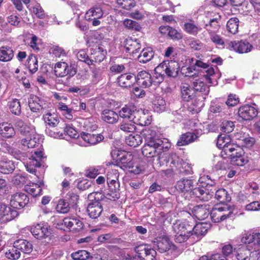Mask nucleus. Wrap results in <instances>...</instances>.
<instances>
[{"label":"nucleus","instance_id":"obj_1","mask_svg":"<svg viewBox=\"0 0 260 260\" xmlns=\"http://www.w3.org/2000/svg\"><path fill=\"white\" fill-rule=\"evenodd\" d=\"M142 135L145 139V144L142 148L143 155L153 158L154 163L159 166L166 164L168 158L166 152L171 147L168 140L155 138V132L150 129L143 131Z\"/></svg>","mask_w":260,"mask_h":260},{"label":"nucleus","instance_id":"obj_2","mask_svg":"<svg viewBox=\"0 0 260 260\" xmlns=\"http://www.w3.org/2000/svg\"><path fill=\"white\" fill-rule=\"evenodd\" d=\"M169 162H170V167L174 172H178L180 174L186 175L190 174L191 172L190 165L184 161L175 154L172 153L168 155L166 164Z\"/></svg>","mask_w":260,"mask_h":260},{"label":"nucleus","instance_id":"obj_3","mask_svg":"<svg viewBox=\"0 0 260 260\" xmlns=\"http://www.w3.org/2000/svg\"><path fill=\"white\" fill-rule=\"evenodd\" d=\"M133 160V155L129 153H126L119 158L118 165L123 170H128L136 174L140 173L142 169L137 164H134Z\"/></svg>","mask_w":260,"mask_h":260},{"label":"nucleus","instance_id":"obj_4","mask_svg":"<svg viewBox=\"0 0 260 260\" xmlns=\"http://www.w3.org/2000/svg\"><path fill=\"white\" fill-rule=\"evenodd\" d=\"M161 68L169 77H176L178 76L180 71L179 63L175 60H165L157 67Z\"/></svg>","mask_w":260,"mask_h":260},{"label":"nucleus","instance_id":"obj_5","mask_svg":"<svg viewBox=\"0 0 260 260\" xmlns=\"http://www.w3.org/2000/svg\"><path fill=\"white\" fill-rule=\"evenodd\" d=\"M153 242L154 245L161 253L167 252L170 250H175L176 249L175 245L166 236L157 237L154 239Z\"/></svg>","mask_w":260,"mask_h":260},{"label":"nucleus","instance_id":"obj_6","mask_svg":"<svg viewBox=\"0 0 260 260\" xmlns=\"http://www.w3.org/2000/svg\"><path fill=\"white\" fill-rule=\"evenodd\" d=\"M135 251L138 253L142 259L157 260L155 250L147 245H140L135 247Z\"/></svg>","mask_w":260,"mask_h":260},{"label":"nucleus","instance_id":"obj_7","mask_svg":"<svg viewBox=\"0 0 260 260\" xmlns=\"http://www.w3.org/2000/svg\"><path fill=\"white\" fill-rule=\"evenodd\" d=\"M61 125L60 126V129L59 130H57L56 131H53L49 127H47L45 132L46 134L52 138H60L63 137V133H65L67 135H69L71 137L75 138L77 135V132L75 129L73 128L66 126L65 127H62Z\"/></svg>","mask_w":260,"mask_h":260},{"label":"nucleus","instance_id":"obj_8","mask_svg":"<svg viewBox=\"0 0 260 260\" xmlns=\"http://www.w3.org/2000/svg\"><path fill=\"white\" fill-rule=\"evenodd\" d=\"M18 215V212L5 204L0 203V220L3 222L10 221Z\"/></svg>","mask_w":260,"mask_h":260},{"label":"nucleus","instance_id":"obj_9","mask_svg":"<svg viewBox=\"0 0 260 260\" xmlns=\"http://www.w3.org/2000/svg\"><path fill=\"white\" fill-rule=\"evenodd\" d=\"M231 139L229 136L223 134L218 136L217 139L216 145L219 148H222L221 156H224L226 153L229 152L230 150L234 149L233 146L235 144L230 143Z\"/></svg>","mask_w":260,"mask_h":260},{"label":"nucleus","instance_id":"obj_10","mask_svg":"<svg viewBox=\"0 0 260 260\" xmlns=\"http://www.w3.org/2000/svg\"><path fill=\"white\" fill-rule=\"evenodd\" d=\"M55 75L58 77H64L68 75L73 76L76 73V70L71 66H69L65 62H57L54 67Z\"/></svg>","mask_w":260,"mask_h":260},{"label":"nucleus","instance_id":"obj_11","mask_svg":"<svg viewBox=\"0 0 260 260\" xmlns=\"http://www.w3.org/2000/svg\"><path fill=\"white\" fill-rule=\"evenodd\" d=\"M257 114V110L255 107L249 105L241 106L238 110L239 116L244 120H251L256 117Z\"/></svg>","mask_w":260,"mask_h":260},{"label":"nucleus","instance_id":"obj_12","mask_svg":"<svg viewBox=\"0 0 260 260\" xmlns=\"http://www.w3.org/2000/svg\"><path fill=\"white\" fill-rule=\"evenodd\" d=\"M29 202V198L24 193L19 192L13 194L10 200V205L14 209H20L25 207Z\"/></svg>","mask_w":260,"mask_h":260},{"label":"nucleus","instance_id":"obj_13","mask_svg":"<svg viewBox=\"0 0 260 260\" xmlns=\"http://www.w3.org/2000/svg\"><path fill=\"white\" fill-rule=\"evenodd\" d=\"M229 47L234 51L240 53L250 52L253 47L246 40L240 41H232L229 43Z\"/></svg>","mask_w":260,"mask_h":260},{"label":"nucleus","instance_id":"obj_14","mask_svg":"<svg viewBox=\"0 0 260 260\" xmlns=\"http://www.w3.org/2000/svg\"><path fill=\"white\" fill-rule=\"evenodd\" d=\"M193 226V220L190 218V220L185 219L183 221L177 220L173 223L172 229L174 233L185 232V231H191Z\"/></svg>","mask_w":260,"mask_h":260},{"label":"nucleus","instance_id":"obj_15","mask_svg":"<svg viewBox=\"0 0 260 260\" xmlns=\"http://www.w3.org/2000/svg\"><path fill=\"white\" fill-rule=\"evenodd\" d=\"M30 232L36 239H38L45 238L50 234L48 227L43 223L32 226L30 228Z\"/></svg>","mask_w":260,"mask_h":260},{"label":"nucleus","instance_id":"obj_16","mask_svg":"<svg viewBox=\"0 0 260 260\" xmlns=\"http://www.w3.org/2000/svg\"><path fill=\"white\" fill-rule=\"evenodd\" d=\"M210 209V206L209 204H205L193 207L192 212L197 219L201 220L208 217Z\"/></svg>","mask_w":260,"mask_h":260},{"label":"nucleus","instance_id":"obj_17","mask_svg":"<svg viewBox=\"0 0 260 260\" xmlns=\"http://www.w3.org/2000/svg\"><path fill=\"white\" fill-rule=\"evenodd\" d=\"M209 228V225L206 223H199L196 225L193 224L192 229L190 232L191 237L195 239L196 241H199L207 233Z\"/></svg>","mask_w":260,"mask_h":260},{"label":"nucleus","instance_id":"obj_18","mask_svg":"<svg viewBox=\"0 0 260 260\" xmlns=\"http://www.w3.org/2000/svg\"><path fill=\"white\" fill-rule=\"evenodd\" d=\"M136 107L133 105H126L122 107L118 112L119 117L124 119H127L133 122L136 112Z\"/></svg>","mask_w":260,"mask_h":260},{"label":"nucleus","instance_id":"obj_19","mask_svg":"<svg viewBox=\"0 0 260 260\" xmlns=\"http://www.w3.org/2000/svg\"><path fill=\"white\" fill-rule=\"evenodd\" d=\"M190 194L199 198L201 201L207 202L212 198L213 192L210 193L207 188L204 187H193L190 190Z\"/></svg>","mask_w":260,"mask_h":260},{"label":"nucleus","instance_id":"obj_20","mask_svg":"<svg viewBox=\"0 0 260 260\" xmlns=\"http://www.w3.org/2000/svg\"><path fill=\"white\" fill-rule=\"evenodd\" d=\"M103 210V207L101 203L97 200L89 203L86 209L89 217L93 219L99 217Z\"/></svg>","mask_w":260,"mask_h":260},{"label":"nucleus","instance_id":"obj_21","mask_svg":"<svg viewBox=\"0 0 260 260\" xmlns=\"http://www.w3.org/2000/svg\"><path fill=\"white\" fill-rule=\"evenodd\" d=\"M151 121V116L148 113H146L144 110H137L133 122L138 125L145 126L150 124Z\"/></svg>","mask_w":260,"mask_h":260},{"label":"nucleus","instance_id":"obj_22","mask_svg":"<svg viewBox=\"0 0 260 260\" xmlns=\"http://www.w3.org/2000/svg\"><path fill=\"white\" fill-rule=\"evenodd\" d=\"M197 183L196 181L192 179L183 178L177 181L176 188L182 192L190 191Z\"/></svg>","mask_w":260,"mask_h":260},{"label":"nucleus","instance_id":"obj_23","mask_svg":"<svg viewBox=\"0 0 260 260\" xmlns=\"http://www.w3.org/2000/svg\"><path fill=\"white\" fill-rule=\"evenodd\" d=\"M136 81L139 85L144 88L149 87L152 82H154L151 75L145 71H141L138 73Z\"/></svg>","mask_w":260,"mask_h":260},{"label":"nucleus","instance_id":"obj_24","mask_svg":"<svg viewBox=\"0 0 260 260\" xmlns=\"http://www.w3.org/2000/svg\"><path fill=\"white\" fill-rule=\"evenodd\" d=\"M141 47L140 41L137 39L128 38L124 41L125 51L129 54H135L138 52Z\"/></svg>","mask_w":260,"mask_h":260},{"label":"nucleus","instance_id":"obj_25","mask_svg":"<svg viewBox=\"0 0 260 260\" xmlns=\"http://www.w3.org/2000/svg\"><path fill=\"white\" fill-rule=\"evenodd\" d=\"M81 138L89 145H95L104 139V137L101 134H93L85 132L81 133Z\"/></svg>","mask_w":260,"mask_h":260},{"label":"nucleus","instance_id":"obj_26","mask_svg":"<svg viewBox=\"0 0 260 260\" xmlns=\"http://www.w3.org/2000/svg\"><path fill=\"white\" fill-rule=\"evenodd\" d=\"M199 133L188 132L181 135L177 142L178 146L187 145L195 141L199 137Z\"/></svg>","mask_w":260,"mask_h":260},{"label":"nucleus","instance_id":"obj_27","mask_svg":"<svg viewBox=\"0 0 260 260\" xmlns=\"http://www.w3.org/2000/svg\"><path fill=\"white\" fill-rule=\"evenodd\" d=\"M43 119L46 125L51 127L53 131L59 130V129L54 128L58 125H59V127L61 126V124H59V117L55 113H47L43 115Z\"/></svg>","mask_w":260,"mask_h":260},{"label":"nucleus","instance_id":"obj_28","mask_svg":"<svg viewBox=\"0 0 260 260\" xmlns=\"http://www.w3.org/2000/svg\"><path fill=\"white\" fill-rule=\"evenodd\" d=\"M136 81V77L133 74H124L117 78V83L123 87H129L133 85Z\"/></svg>","mask_w":260,"mask_h":260},{"label":"nucleus","instance_id":"obj_29","mask_svg":"<svg viewBox=\"0 0 260 260\" xmlns=\"http://www.w3.org/2000/svg\"><path fill=\"white\" fill-rule=\"evenodd\" d=\"M72 103L70 106L66 105L63 103H59L58 105V109L61 112L62 114L68 119H72L73 118V114L79 111L78 108H74Z\"/></svg>","mask_w":260,"mask_h":260},{"label":"nucleus","instance_id":"obj_30","mask_svg":"<svg viewBox=\"0 0 260 260\" xmlns=\"http://www.w3.org/2000/svg\"><path fill=\"white\" fill-rule=\"evenodd\" d=\"M14 162L7 158L3 157L0 159V173L4 174L12 173L15 170Z\"/></svg>","mask_w":260,"mask_h":260},{"label":"nucleus","instance_id":"obj_31","mask_svg":"<svg viewBox=\"0 0 260 260\" xmlns=\"http://www.w3.org/2000/svg\"><path fill=\"white\" fill-rule=\"evenodd\" d=\"M62 224L68 229H72L75 231H79L83 229L82 222L77 218H64Z\"/></svg>","mask_w":260,"mask_h":260},{"label":"nucleus","instance_id":"obj_32","mask_svg":"<svg viewBox=\"0 0 260 260\" xmlns=\"http://www.w3.org/2000/svg\"><path fill=\"white\" fill-rule=\"evenodd\" d=\"M44 101L35 95H31L28 100V105L30 110L37 112L43 108Z\"/></svg>","mask_w":260,"mask_h":260},{"label":"nucleus","instance_id":"obj_33","mask_svg":"<svg viewBox=\"0 0 260 260\" xmlns=\"http://www.w3.org/2000/svg\"><path fill=\"white\" fill-rule=\"evenodd\" d=\"M101 118L108 123L114 124L118 121L119 115L113 110L105 109L101 113Z\"/></svg>","mask_w":260,"mask_h":260},{"label":"nucleus","instance_id":"obj_34","mask_svg":"<svg viewBox=\"0 0 260 260\" xmlns=\"http://www.w3.org/2000/svg\"><path fill=\"white\" fill-rule=\"evenodd\" d=\"M180 88L181 96L184 101H189L196 96L194 90L187 84L182 85Z\"/></svg>","mask_w":260,"mask_h":260},{"label":"nucleus","instance_id":"obj_35","mask_svg":"<svg viewBox=\"0 0 260 260\" xmlns=\"http://www.w3.org/2000/svg\"><path fill=\"white\" fill-rule=\"evenodd\" d=\"M205 79L202 77H199L198 79H195L192 81V88L194 91H199L200 92H205V94L208 93L209 91V87L206 85L204 82Z\"/></svg>","mask_w":260,"mask_h":260},{"label":"nucleus","instance_id":"obj_36","mask_svg":"<svg viewBox=\"0 0 260 260\" xmlns=\"http://www.w3.org/2000/svg\"><path fill=\"white\" fill-rule=\"evenodd\" d=\"M202 27L192 20H189L184 24V29L188 34L197 36L202 30Z\"/></svg>","mask_w":260,"mask_h":260},{"label":"nucleus","instance_id":"obj_37","mask_svg":"<svg viewBox=\"0 0 260 260\" xmlns=\"http://www.w3.org/2000/svg\"><path fill=\"white\" fill-rule=\"evenodd\" d=\"M14 57V51L12 48L4 46L0 47V61L8 62Z\"/></svg>","mask_w":260,"mask_h":260},{"label":"nucleus","instance_id":"obj_38","mask_svg":"<svg viewBox=\"0 0 260 260\" xmlns=\"http://www.w3.org/2000/svg\"><path fill=\"white\" fill-rule=\"evenodd\" d=\"M16 245V248L19 251L26 254L30 253L32 250V245L29 242L24 240H18L14 242Z\"/></svg>","mask_w":260,"mask_h":260},{"label":"nucleus","instance_id":"obj_39","mask_svg":"<svg viewBox=\"0 0 260 260\" xmlns=\"http://www.w3.org/2000/svg\"><path fill=\"white\" fill-rule=\"evenodd\" d=\"M0 134L4 138H10L15 135V131L10 123H2L0 124Z\"/></svg>","mask_w":260,"mask_h":260},{"label":"nucleus","instance_id":"obj_40","mask_svg":"<svg viewBox=\"0 0 260 260\" xmlns=\"http://www.w3.org/2000/svg\"><path fill=\"white\" fill-rule=\"evenodd\" d=\"M103 15V12L100 7H93L88 10L85 15V18L87 21L93 19H100Z\"/></svg>","mask_w":260,"mask_h":260},{"label":"nucleus","instance_id":"obj_41","mask_svg":"<svg viewBox=\"0 0 260 260\" xmlns=\"http://www.w3.org/2000/svg\"><path fill=\"white\" fill-rule=\"evenodd\" d=\"M154 52L151 48H147L143 49L141 53L138 56V61L143 63H145L150 61L153 57Z\"/></svg>","mask_w":260,"mask_h":260},{"label":"nucleus","instance_id":"obj_42","mask_svg":"<svg viewBox=\"0 0 260 260\" xmlns=\"http://www.w3.org/2000/svg\"><path fill=\"white\" fill-rule=\"evenodd\" d=\"M221 16L218 14H215L213 16V17H210L208 23L205 24V27L207 28L212 29L215 31L218 30L220 28V21Z\"/></svg>","mask_w":260,"mask_h":260},{"label":"nucleus","instance_id":"obj_43","mask_svg":"<svg viewBox=\"0 0 260 260\" xmlns=\"http://www.w3.org/2000/svg\"><path fill=\"white\" fill-rule=\"evenodd\" d=\"M251 253L248 246L243 245L237 249L236 257L238 260H249Z\"/></svg>","mask_w":260,"mask_h":260},{"label":"nucleus","instance_id":"obj_44","mask_svg":"<svg viewBox=\"0 0 260 260\" xmlns=\"http://www.w3.org/2000/svg\"><path fill=\"white\" fill-rule=\"evenodd\" d=\"M239 156H234L231 158L232 163L236 166H242L245 165L247 162V159L244 156V151L242 148L237 149Z\"/></svg>","mask_w":260,"mask_h":260},{"label":"nucleus","instance_id":"obj_45","mask_svg":"<svg viewBox=\"0 0 260 260\" xmlns=\"http://www.w3.org/2000/svg\"><path fill=\"white\" fill-rule=\"evenodd\" d=\"M106 51L101 50L100 48L94 49L93 52L91 53L90 56V60L91 61V65L94 64V62H101L105 58Z\"/></svg>","mask_w":260,"mask_h":260},{"label":"nucleus","instance_id":"obj_46","mask_svg":"<svg viewBox=\"0 0 260 260\" xmlns=\"http://www.w3.org/2000/svg\"><path fill=\"white\" fill-rule=\"evenodd\" d=\"M206 30L209 35L210 39L212 42L217 46H223L224 45V39L217 34V31L210 28H207Z\"/></svg>","mask_w":260,"mask_h":260},{"label":"nucleus","instance_id":"obj_47","mask_svg":"<svg viewBox=\"0 0 260 260\" xmlns=\"http://www.w3.org/2000/svg\"><path fill=\"white\" fill-rule=\"evenodd\" d=\"M142 142V136L138 134L129 135L125 138V143L128 145L136 147Z\"/></svg>","mask_w":260,"mask_h":260},{"label":"nucleus","instance_id":"obj_48","mask_svg":"<svg viewBox=\"0 0 260 260\" xmlns=\"http://www.w3.org/2000/svg\"><path fill=\"white\" fill-rule=\"evenodd\" d=\"M221 207H215L211 211L210 210V213L212 220L214 222H219L223 220V215L221 212Z\"/></svg>","mask_w":260,"mask_h":260},{"label":"nucleus","instance_id":"obj_49","mask_svg":"<svg viewBox=\"0 0 260 260\" xmlns=\"http://www.w3.org/2000/svg\"><path fill=\"white\" fill-rule=\"evenodd\" d=\"M152 108L157 113L163 112L166 108L165 101L160 96L156 97L153 102Z\"/></svg>","mask_w":260,"mask_h":260},{"label":"nucleus","instance_id":"obj_50","mask_svg":"<svg viewBox=\"0 0 260 260\" xmlns=\"http://www.w3.org/2000/svg\"><path fill=\"white\" fill-rule=\"evenodd\" d=\"M15 126L22 135H27L31 131L30 127L20 119L15 120Z\"/></svg>","mask_w":260,"mask_h":260},{"label":"nucleus","instance_id":"obj_51","mask_svg":"<svg viewBox=\"0 0 260 260\" xmlns=\"http://www.w3.org/2000/svg\"><path fill=\"white\" fill-rule=\"evenodd\" d=\"M215 198L221 203H224L231 201V198L228 193L227 191L221 188L217 190L215 193Z\"/></svg>","mask_w":260,"mask_h":260},{"label":"nucleus","instance_id":"obj_52","mask_svg":"<svg viewBox=\"0 0 260 260\" xmlns=\"http://www.w3.org/2000/svg\"><path fill=\"white\" fill-rule=\"evenodd\" d=\"M25 190L27 192L35 197L42 194V188L40 186L36 183L26 185Z\"/></svg>","mask_w":260,"mask_h":260},{"label":"nucleus","instance_id":"obj_53","mask_svg":"<svg viewBox=\"0 0 260 260\" xmlns=\"http://www.w3.org/2000/svg\"><path fill=\"white\" fill-rule=\"evenodd\" d=\"M27 66L29 72L31 73H35L38 70V60L36 56L30 54L27 59Z\"/></svg>","mask_w":260,"mask_h":260},{"label":"nucleus","instance_id":"obj_54","mask_svg":"<svg viewBox=\"0 0 260 260\" xmlns=\"http://www.w3.org/2000/svg\"><path fill=\"white\" fill-rule=\"evenodd\" d=\"M239 27V19L234 17L231 18L227 22L226 28L228 30L233 34L238 32Z\"/></svg>","mask_w":260,"mask_h":260},{"label":"nucleus","instance_id":"obj_55","mask_svg":"<svg viewBox=\"0 0 260 260\" xmlns=\"http://www.w3.org/2000/svg\"><path fill=\"white\" fill-rule=\"evenodd\" d=\"M5 255L9 259L16 260L20 257L21 253L19 249L16 248V244H14L13 246L5 252Z\"/></svg>","mask_w":260,"mask_h":260},{"label":"nucleus","instance_id":"obj_56","mask_svg":"<svg viewBox=\"0 0 260 260\" xmlns=\"http://www.w3.org/2000/svg\"><path fill=\"white\" fill-rule=\"evenodd\" d=\"M56 209L58 213L65 214L69 212L70 207L67 201L64 199H60L58 201Z\"/></svg>","mask_w":260,"mask_h":260},{"label":"nucleus","instance_id":"obj_57","mask_svg":"<svg viewBox=\"0 0 260 260\" xmlns=\"http://www.w3.org/2000/svg\"><path fill=\"white\" fill-rule=\"evenodd\" d=\"M191 231H185V232L174 233V240L176 242L181 243L187 240L191 237Z\"/></svg>","mask_w":260,"mask_h":260},{"label":"nucleus","instance_id":"obj_58","mask_svg":"<svg viewBox=\"0 0 260 260\" xmlns=\"http://www.w3.org/2000/svg\"><path fill=\"white\" fill-rule=\"evenodd\" d=\"M26 181V177L22 174H15L12 176L11 182L16 186H22Z\"/></svg>","mask_w":260,"mask_h":260},{"label":"nucleus","instance_id":"obj_59","mask_svg":"<svg viewBox=\"0 0 260 260\" xmlns=\"http://www.w3.org/2000/svg\"><path fill=\"white\" fill-rule=\"evenodd\" d=\"M207 74L203 75L202 77L204 78L206 81L209 84H214L216 82V77H215V73L214 69L210 67L206 71Z\"/></svg>","mask_w":260,"mask_h":260},{"label":"nucleus","instance_id":"obj_60","mask_svg":"<svg viewBox=\"0 0 260 260\" xmlns=\"http://www.w3.org/2000/svg\"><path fill=\"white\" fill-rule=\"evenodd\" d=\"M11 112L15 115H19L21 113V106L18 100L14 99L9 103Z\"/></svg>","mask_w":260,"mask_h":260},{"label":"nucleus","instance_id":"obj_61","mask_svg":"<svg viewBox=\"0 0 260 260\" xmlns=\"http://www.w3.org/2000/svg\"><path fill=\"white\" fill-rule=\"evenodd\" d=\"M74 260H86L90 256V253L84 250H78L71 254Z\"/></svg>","mask_w":260,"mask_h":260},{"label":"nucleus","instance_id":"obj_62","mask_svg":"<svg viewBox=\"0 0 260 260\" xmlns=\"http://www.w3.org/2000/svg\"><path fill=\"white\" fill-rule=\"evenodd\" d=\"M117 4L122 9L129 10L136 5L135 0H117Z\"/></svg>","mask_w":260,"mask_h":260},{"label":"nucleus","instance_id":"obj_63","mask_svg":"<svg viewBox=\"0 0 260 260\" xmlns=\"http://www.w3.org/2000/svg\"><path fill=\"white\" fill-rule=\"evenodd\" d=\"M121 131L125 133H133L136 131V126L134 123L123 121L119 125Z\"/></svg>","mask_w":260,"mask_h":260},{"label":"nucleus","instance_id":"obj_64","mask_svg":"<svg viewBox=\"0 0 260 260\" xmlns=\"http://www.w3.org/2000/svg\"><path fill=\"white\" fill-rule=\"evenodd\" d=\"M234 127V123L231 121L224 120L221 124V130L225 133L232 132Z\"/></svg>","mask_w":260,"mask_h":260}]
</instances>
